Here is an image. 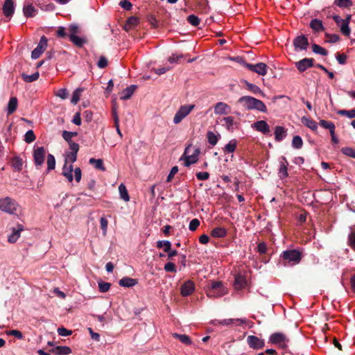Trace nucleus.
Segmentation results:
<instances>
[{
    "mask_svg": "<svg viewBox=\"0 0 355 355\" xmlns=\"http://www.w3.org/2000/svg\"><path fill=\"white\" fill-rule=\"evenodd\" d=\"M55 159L51 154L47 155V169L51 171L55 168Z\"/></svg>",
    "mask_w": 355,
    "mask_h": 355,
    "instance_id": "864d4df0",
    "label": "nucleus"
},
{
    "mask_svg": "<svg viewBox=\"0 0 355 355\" xmlns=\"http://www.w3.org/2000/svg\"><path fill=\"white\" fill-rule=\"evenodd\" d=\"M236 148V141L232 139L224 147V151L227 153H233Z\"/></svg>",
    "mask_w": 355,
    "mask_h": 355,
    "instance_id": "37998d69",
    "label": "nucleus"
},
{
    "mask_svg": "<svg viewBox=\"0 0 355 355\" xmlns=\"http://www.w3.org/2000/svg\"><path fill=\"white\" fill-rule=\"evenodd\" d=\"M119 6L123 8V9H125V10H130L132 7V3H130V1H128V0H122L119 2Z\"/></svg>",
    "mask_w": 355,
    "mask_h": 355,
    "instance_id": "69168bd1",
    "label": "nucleus"
},
{
    "mask_svg": "<svg viewBox=\"0 0 355 355\" xmlns=\"http://www.w3.org/2000/svg\"><path fill=\"white\" fill-rule=\"evenodd\" d=\"M17 103L18 101L16 97H11L10 98L7 107L8 114H11L16 110L17 107Z\"/></svg>",
    "mask_w": 355,
    "mask_h": 355,
    "instance_id": "2f4dec72",
    "label": "nucleus"
},
{
    "mask_svg": "<svg viewBox=\"0 0 355 355\" xmlns=\"http://www.w3.org/2000/svg\"><path fill=\"white\" fill-rule=\"evenodd\" d=\"M57 35L60 37H68L67 28L62 26L59 27L57 31Z\"/></svg>",
    "mask_w": 355,
    "mask_h": 355,
    "instance_id": "338daca9",
    "label": "nucleus"
},
{
    "mask_svg": "<svg viewBox=\"0 0 355 355\" xmlns=\"http://www.w3.org/2000/svg\"><path fill=\"white\" fill-rule=\"evenodd\" d=\"M227 231L225 227H217L211 232V236L214 238H224L227 236Z\"/></svg>",
    "mask_w": 355,
    "mask_h": 355,
    "instance_id": "393cba45",
    "label": "nucleus"
},
{
    "mask_svg": "<svg viewBox=\"0 0 355 355\" xmlns=\"http://www.w3.org/2000/svg\"><path fill=\"white\" fill-rule=\"evenodd\" d=\"M312 49L313 51L316 54H320L322 55H327L328 54V52L325 49L315 44L312 45Z\"/></svg>",
    "mask_w": 355,
    "mask_h": 355,
    "instance_id": "603ef678",
    "label": "nucleus"
},
{
    "mask_svg": "<svg viewBox=\"0 0 355 355\" xmlns=\"http://www.w3.org/2000/svg\"><path fill=\"white\" fill-rule=\"evenodd\" d=\"M3 15L10 18L15 12V4L12 0H5L3 5Z\"/></svg>",
    "mask_w": 355,
    "mask_h": 355,
    "instance_id": "6ab92c4d",
    "label": "nucleus"
},
{
    "mask_svg": "<svg viewBox=\"0 0 355 355\" xmlns=\"http://www.w3.org/2000/svg\"><path fill=\"white\" fill-rule=\"evenodd\" d=\"M246 87L248 90L252 92L253 94H261V96H263V92L261 90V89L257 86L256 85H254L252 83H250L248 81H245Z\"/></svg>",
    "mask_w": 355,
    "mask_h": 355,
    "instance_id": "58836bf2",
    "label": "nucleus"
},
{
    "mask_svg": "<svg viewBox=\"0 0 355 355\" xmlns=\"http://www.w3.org/2000/svg\"><path fill=\"white\" fill-rule=\"evenodd\" d=\"M238 102L248 110H257L263 113L267 112L266 105L260 100L250 96H243L239 98Z\"/></svg>",
    "mask_w": 355,
    "mask_h": 355,
    "instance_id": "f03ea898",
    "label": "nucleus"
},
{
    "mask_svg": "<svg viewBox=\"0 0 355 355\" xmlns=\"http://www.w3.org/2000/svg\"><path fill=\"white\" fill-rule=\"evenodd\" d=\"M227 293V289L221 282H211L207 289V295L209 297H220Z\"/></svg>",
    "mask_w": 355,
    "mask_h": 355,
    "instance_id": "39448f33",
    "label": "nucleus"
},
{
    "mask_svg": "<svg viewBox=\"0 0 355 355\" xmlns=\"http://www.w3.org/2000/svg\"><path fill=\"white\" fill-rule=\"evenodd\" d=\"M47 46V39L45 36L40 38L37 47L32 51L31 58L34 60L37 59L41 54L45 51Z\"/></svg>",
    "mask_w": 355,
    "mask_h": 355,
    "instance_id": "9d476101",
    "label": "nucleus"
},
{
    "mask_svg": "<svg viewBox=\"0 0 355 355\" xmlns=\"http://www.w3.org/2000/svg\"><path fill=\"white\" fill-rule=\"evenodd\" d=\"M67 28L69 37H70L71 35H76L80 33L79 26L74 24H69Z\"/></svg>",
    "mask_w": 355,
    "mask_h": 355,
    "instance_id": "a19ab883",
    "label": "nucleus"
},
{
    "mask_svg": "<svg viewBox=\"0 0 355 355\" xmlns=\"http://www.w3.org/2000/svg\"><path fill=\"white\" fill-rule=\"evenodd\" d=\"M157 247L158 248H164V252H169L171 247V243L169 241H158L157 242Z\"/></svg>",
    "mask_w": 355,
    "mask_h": 355,
    "instance_id": "de8ad7c7",
    "label": "nucleus"
},
{
    "mask_svg": "<svg viewBox=\"0 0 355 355\" xmlns=\"http://www.w3.org/2000/svg\"><path fill=\"white\" fill-rule=\"evenodd\" d=\"M35 140V136L33 130H28L24 135V141L28 143H32Z\"/></svg>",
    "mask_w": 355,
    "mask_h": 355,
    "instance_id": "6e6d98bb",
    "label": "nucleus"
},
{
    "mask_svg": "<svg viewBox=\"0 0 355 355\" xmlns=\"http://www.w3.org/2000/svg\"><path fill=\"white\" fill-rule=\"evenodd\" d=\"M195 105H184L180 106L178 110L176 112L174 118L173 123L175 124L180 123L186 116H187L194 109Z\"/></svg>",
    "mask_w": 355,
    "mask_h": 355,
    "instance_id": "0eeeda50",
    "label": "nucleus"
},
{
    "mask_svg": "<svg viewBox=\"0 0 355 355\" xmlns=\"http://www.w3.org/2000/svg\"><path fill=\"white\" fill-rule=\"evenodd\" d=\"M303 141L301 137L296 135L292 139V146L295 149H300L302 147Z\"/></svg>",
    "mask_w": 355,
    "mask_h": 355,
    "instance_id": "c03bdc74",
    "label": "nucleus"
},
{
    "mask_svg": "<svg viewBox=\"0 0 355 355\" xmlns=\"http://www.w3.org/2000/svg\"><path fill=\"white\" fill-rule=\"evenodd\" d=\"M101 228L102 230L103 234L105 236L107 234L108 221L105 217H101L100 220Z\"/></svg>",
    "mask_w": 355,
    "mask_h": 355,
    "instance_id": "bf43d9fd",
    "label": "nucleus"
},
{
    "mask_svg": "<svg viewBox=\"0 0 355 355\" xmlns=\"http://www.w3.org/2000/svg\"><path fill=\"white\" fill-rule=\"evenodd\" d=\"M77 159V154L67 152L64 155V165L62 168V174L68 180L72 182L73 180V171H74V178L77 182L81 180L82 173L80 168H76L73 170L72 164Z\"/></svg>",
    "mask_w": 355,
    "mask_h": 355,
    "instance_id": "f257e3e1",
    "label": "nucleus"
},
{
    "mask_svg": "<svg viewBox=\"0 0 355 355\" xmlns=\"http://www.w3.org/2000/svg\"><path fill=\"white\" fill-rule=\"evenodd\" d=\"M119 285L122 287L130 288L137 284V280L128 277H123L119 280Z\"/></svg>",
    "mask_w": 355,
    "mask_h": 355,
    "instance_id": "b1692460",
    "label": "nucleus"
},
{
    "mask_svg": "<svg viewBox=\"0 0 355 355\" xmlns=\"http://www.w3.org/2000/svg\"><path fill=\"white\" fill-rule=\"evenodd\" d=\"M172 336H173V337L178 338L182 343H183L184 345H192V340L187 335L174 333V334H173Z\"/></svg>",
    "mask_w": 355,
    "mask_h": 355,
    "instance_id": "7c9ffc66",
    "label": "nucleus"
},
{
    "mask_svg": "<svg viewBox=\"0 0 355 355\" xmlns=\"http://www.w3.org/2000/svg\"><path fill=\"white\" fill-rule=\"evenodd\" d=\"M199 154V148L190 144L185 148L181 159L184 161V166L188 167L197 162Z\"/></svg>",
    "mask_w": 355,
    "mask_h": 355,
    "instance_id": "20e7f679",
    "label": "nucleus"
},
{
    "mask_svg": "<svg viewBox=\"0 0 355 355\" xmlns=\"http://www.w3.org/2000/svg\"><path fill=\"white\" fill-rule=\"evenodd\" d=\"M89 162V164H93L96 169H99L102 171H105V168L101 159L90 158Z\"/></svg>",
    "mask_w": 355,
    "mask_h": 355,
    "instance_id": "c9c22d12",
    "label": "nucleus"
},
{
    "mask_svg": "<svg viewBox=\"0 0 355 355\" xmlns=\"http://www.w3.org/2000/svg\"><path fill=\"white\" fill-rule=\"evenodd\" d=\"M286 136V132L284 128L277 126L275 130V138L277 141H281Z\"/></svg>",
    "mask_w": 355,
    "mask_h": 355,
    "instance_id": "bb28decb",
    "label": "nucleus"
},
{
    "mask_svg": "<svg viewBox=\"0 0 355 355\" xmlns=\"http://www.w3.org/2000/svg\"><path fill=\"white\" fill-rule=\"evenodd\" d=\"M69 38V40L76 46L78 47H81L84 45V44L86 42V40L84 37L78 36L77 35H71Z\"/></svg>",
    "mask_w": 355,
    "mask_h": 355,
    "instance_id": "473e14b6",
    "label": "nucleus"
},
{
    "mask_svg": "<svg viewBox=\"0 0 355 355\" xmlns=\"http://www.w3.org/2000/svg\"><path fill=\"white\" fill-rule=\"evenodd\" d=\"M135 88H136V86L132 85L126 87L125 89H124L121 93L120 98L121 100L129 99L133 94V93L135 90Z\"/></svg>",
    "mask_w": 355,
    "mask_h": 355,
    "instance_id": "a878e982",
    "label": "nucleus"
},
{
    "mask_svg": "<svg viewBox=\"0 0 355 355\" xmlns=\"http://www.w3.org/2000/svg\"><path fill=\"white\" fill-rule=\"evenodd\" d=\"M247 284V281L245 279V277L241 274L237 273L234 275V287L236 290H241Z\"/></svg>",
    "mask_w": 355,
    "mask_h": 355,
    "instance_id": "aec40b11",
    "label": "nucleus"
},
{
    "mask_svg": "<svg viewBox=\"0 0 355 355\" xmlns=\"http://www.w3.org/2000/svg\"><path fill=\"white\" fill-rule=\"evenodd\" d=\"M221 121L222 125L228 131L233 132L235 128V123L232 116H225Z\"/></svg>",
    "mask_w": 355,
    "mask_h": 355,
    "instance_id": "5701e85b",
    "label": "nucleus"
},
{
    "mask_svg": "<svg viewBox=\"0 0 355 355\" xmlns=\"http://www.w3.org/2000/svg\"><path fill=\"white\" fill-rule=\"evenodd\" d=\"M207 137L208 142L212 146H215L218 141V137L211 131L207 132Z\"/></svg>",
    "mask_w": 355,
    "mask_h": 355,
    "instance_id": "09e8293b",
    "label": "nucleus"
},
{
    "mask_svg": "<svg viewBox=\"0 0 355 355\" xmlns=\"http://www.w3.org/2000/svg\"><path fill=\"white\" fill-rule=\"evenodd\" d=\"M337 113L341 116H345L349 119L355 118V109H352L349 110H340L338 111Z\"/></svg>",
    "mask_w": 355,
    "mask_h": 355,
    "instance_id": "8fccbe9b",
    "label": "nucleus"
},
{
    "mask_svg": "<svg viewBox=\"0 0 355 355\" xmlns=\"http://www.w3.org/2000/svg\"><path fill=\"white\" fill-rule=\"evenodd\" d=\"M293 45L296 50H306L309 46L308 39L305 35H299L294 39Z\"/></svg>",
    "mask_w": 355,
    "mask_h": 355,
    "instance_id": "4468645a",
    "label": "nucleus"
},
{
    "mask_svg": "<svg viewBox=\"0 0 355 355\" xmlns=\"http://www.w3.org/2000/svg\"><path fill=\"white\" fill-rule=\"evenodd\" d=\"M245 67L249 70L261 76H265L267 73V65L263 62H259L255 64L247 63Z\"/></svg>",
    "mask_w": 355,
    "mask_h": 355,
    "instance_id": "9b49d317",
    "label": "nucleus"
},
{
    "mask_svg": "<svg viewBox=\"0 0 355 355\" xmlns=\"http://www.w3.org/2000/svg\"><path fill=\"white\" fill-rule=\"evenodd\" d=\"M55 95L58 97L60 98L61 99L64 100V99L67 98L69 93H68V91L67 89L62 88V89H58L56 92Z\"/></svg>",
    "mask_w": 355,
    "mask_h": 355,
    "instance_id": "052dcab7",
    "label": "nucleus"
},
{
    "mask_svg": "<svg viewBox=\"0 0 355 355\" xmlns=\"http://www.w3.org/2000/svg\"><path fill=\"white\" fill-rule=\"evenodd\" d=\"M119 191L121 199H123L125 202H128L130 200V196L128 195V191L125 186L123 183L119 186Z\"/></svg>",
    "mask_w": 355,
    "mask_h": 355,
    "instance_id": "e433bc0d",
    "label": "nucleus"
},
{
    "mask_svg": "<svg viewBox=\"0 0 355 355\" xmlns=\"http://www.w3.org/2000/svg\"><path fill=\"white\" fill-rule=\"evenodd\" d=\"M24 230V226L17 224L16 227L12 228V233L8 236V241L10 243H15L20 236L21 232Z\"/></svg>",
    "mask_w": 355,
    "mask_h": 355,
    "instance_id": "a211bd4d",
    "label": "nucleus"
},
{
    "mask_svg": "<svg viewBox=\"0 0 355 355\" xmlns=\"http://www.w3.org/2000/svg\"><path fill=\"white\" fill-rule=\"evenodd\" d=\"M288 341L286 336L280 332L274 333L270 335L268 342L280 346H284L286 342Z\"/></svg>",
    "mask_w": 355,
    "mask_h": 355,
    "instance_id": "ddd939ff",
    "label": "nucleus"
},
{
    "mask_svg": "<svg viewBox=\"0 0 355 355\" xmlns=\"http://www.w3.org/2000/svg\"><path fill=\"white\" fill-rule=\"evenodd\" d=\"M334 4L339 8H349L352 6V1L351 0H335Z\"/></svg>",
    "mask_w": 355,
    "mask_h": 355,
    "instance_id": "49530a36",
    "label": "nucleus"
},
{
    "mask_svg": "<svg viewBox=\"0 0 355 355\" xmlns=\"http://www.w3.org/2000/svg\"><path fill=\"white\" fill-rule=\"evenodd\" d=\"M314 60L313 58H303L302 60L295 62V67L300 72L306 71L307 69L313 65Z\"/></svg>",
    "mask_w": 355,
    "mask_h": 355,
    "instance_id": "dca6fc26",
    "label": "nucleus"
},
{
    "mask_svg": "<svg viewBox=\"0 0 355 355\" xmlns=\"http://www.w3.org/2000/svg\"><path fill=\"white\" fill-rule=\"evenodd\" d=\"M325 36L327 38V42L329 43H336L340 39L339 36L336 34L326 33Z\"/></svg>",
    "mask_w": 355,
    "mask_h": 355,
    "instance_id": "0e129e2a",
    "label": "nucleus"
},
{
    "mask_svg": "<svg viewBox=\"0 0 355 355\" xmlns=\"http://www.w3.org/2000/svg\"><path fill=\"white\" fill-rule=\"evenodd\" d=\"M247 343L249 347L254 349H259L264 347L265 342L255 336H248L247 338Z\"/></svg>",
    "mask_w": 355,
    "mask_h": 355,
    "instance_id": "f8f14e48",
    "label": "nucleus"
},
{
    "mask_svg": "<svg viewBox=\"0 0 355 355\" xmlns=\"http://www.w3.org/2000/svg\"><path fill=\"white\" fill-rule=\"evenodd\" d=\"M253 128L263 134H268L270 132V127L268 124L263 120L258 121L253 124Z\"/></svg>",
    "mask_w": 355,
    "mask_h": 355,
    "instance_id": "4be33fe9",
    "label": "nucleus"
},
{
    "mask_svg": "<svg viewBox=\"0 0 355 355\" xmlns=\"http://www.w3.org/2000/svg\"><path fill=\"white\" fill-rule=\"evenodd\" d=\"M55 350L58 355H68L71 352V349L67 346H58Z\"/></svg>",
    "mask_w": 355,
    "mask_h": 355,
    "instance_id": "79ce46f5",
    "label": "nucleus"
},
{
    "mask_svg": "<svg viewBox=\"0 0 355 355\" xmlns=\"http://www.w3.org/2000/svg\"><path fill=\"white\" fill-rule=\"evenodd\" d=\"M111 284L107 282H98V288L99 291L102 293H105L109 291Z\"/></svg>",
    "mask_w": 355,
    "mask_h": 355,
    "instance_id": "680f3d73",
    "label": "nucleus"
},
{
    "mask_svg": "<svg viewBox=\"0 0 355 355\" xmlns=\"http://www.w3.org/2000/svg\"><path fill=\"white\" fill-rule=\"evenodd\" d=\"M23 80L26 83H32L37 80L39 78V72H35L31 75L22 74Z\"/></svg>",
    "mask_w": 355,
    "mask_h": 355,
    "instance_id": "a18cd8bd",
    "label": "nucleus"
},
{
    "mask_svg": "<svg viewBox=\"0 0 355 355\" xmlns=\"http://www.w3.org/2000/svg\"><path fill=\"white\" fill-rule=\"evenodd\" d=\"M34 164L36 167L42 166L44 162L46 150L44 147H37L33 150Z\"/></svg>",
    "mask_w": 355,
    "mask_h": 355,
    "instance_id": "1a4fd4ad",
    "label": "nucleus"
},
{
    "mask_svg": "<svg viewBox=\"0 0 355 355\" xmlns=\"http://www.w3.org/2000/svg\"><path fill=\"white\" fill-rule=\"evenodd\" d=\"M199 225H200L199 220L197 218H193L189 223V229L190 231L193 232L198 228V227Z\"/></svg>",
    "mask_w": 355,
    "mask_h": 355,
    "instance_id": "e2e57ef3",
    "label": "nucleus"
},
{
    "mask_svg": "<svg viewBox=\"0 0 355 355\" xmlns=\"http://www.w3.org/2000/svg\"><path fill=\"white\" fill-rule=\"evenodd\" d=\"M340 31L343 35H345L346 36L349 35L351 30L349 26L347 21H343V23L340 24Z\"/></svg>",
    "mask_w": 355,
    "mask_h": 355,
    "instance_id": "3c124183",
    "label": "nucleus"
},
{
    "mask_svg": "<svg viewBox=\"0 0 355 355\" xmlns=\"http://www.w3.org/2000/svg\"><path fill=\"white\" fill-rule=\"evenodd\" d=\"M23 12L26 17H32L36 15L37 10L32 4L29 3L24 6Z\"/></svg>",
    "mask_w": 355,
    "mask_h": 355,
    "instance_id": "cd10ccee",
    "label": "nucleus"
},
{
    "mask_svg": "<svg viewBox=\"0 0 355 355\" xmlns=\"http://www.w3.org/2000/svg\"><path fill=\"white\" fill-rule=\"evenodd\" d=\"M341 152L346 156L355 158V149L350 147H344L341 149Z\"/></svg>",
    "mask_w": 355,
    "mask_h": 355,
    "instance_id": "4d7b16f0",
    "label": "nucleus"
},
{
    "mask_svg": "<svg viewBox=\"0 0 355 355\" xmlns=\"http://www.w3.org/2000/svg\"><path fill=\"white\" fill-rule=\"evenodd\" d=\"M77 135L78 133L76 132H69L67 130L62 132V137L68 143L72 142L71 138Z\"/></svg>",
    "mask_w": 355,
    "mask_h": 355,
    "instance_id": "5fc2aeb1",
    "label": "nucleus"
},
{
    "mask_svg": "<svg viewBox=\"0 0 355 355\" xmlns=\"http://www.w3.org/2000/svg\"><path fill=\"white\" fill-rule=\"evenodd\" d=\"M319 124L323 128L329 130V132H331L333 130H336V126H335L334 123L331 121L321 119L319 121Z\"/></svg>",
    "mask_w": 355,
    "mask_h": 355,
    "instance_id": "ea45409f",
    "label": "nucleus"
},
{
    "mask_svg": "<svg viewBox=\"0 0 355 355\" xmlns=\"http://www.w3.org/2000/svg\"><path fill=\"white\" fill-rule=\"evenodd\" d=\"M281 257L284 261V264L286 266L287 263H291L292 265L300 263L302 255L300 251L297 250H288L284 251Z\"/></svg>",
    "mask_w": 355,
    "mask_h": 355,
    "instance_id": "423d86ee",
    "label": "nucleus"
},
{
    "mask_svg": "<svg viewBox=\"0 0 355 355\" xmlns=\"http://www.w3.org/2000/svg\"><path fill=\"white\" fill-rule=\"evenodd\" d=\"M248 322V320L245 318H230V319H224V320H214L211 322L213 325L222 324L224 326H230V325H242L245 324Z\"/></svg>",
    "mask_w": 355,
    "mask_h": 355,
    "instance_id": "6e6552de",
    "label": "nucleus"
},
{
    "mask_svg": "<svg viewBox=\"0 0 355 355\" xmlns=\"http://www.w3.org/2000/svg\"><path fill=\"white\" fill-rule=\"evenodd\" d=\"M138 22H139V19L137 17H130L127 19V21L125 22V24L124 25V29L126 31H129L131 29H132L135 26H136L137 25Z\"/></svg>",
    "mask_w": 355,
    "mask_h": 355,
    "instance_id": "c756f323",
    "label": "nucleus"
},
{
    "mask_svg": "<svg viewBox=\"0 0 355 355\" xmlns=\"http://www.w3.org/2000/svg\"><path fill=\"white\" fill-rule=\"evenodd\" d=\"M187 21L189 24L194 26H197L200 24V19L194 15H189L187 17Z\"/></svg>",
    "mask_w": 355,
    "mask_h": 355,
    "instance_id": "13d9d810",
    "label": "nucleus"
},
{
    "mask_svg": "<svg viewBox=\"0 0 355 355\" xmlns=\"http://www.w3.org/2000/svg\"><path fill=\"white\" fill-rule=\"evenodd\" d=\"M216 114H227L231 112V107L229 105L223 102H218L214 107Z\"/></svg>",
    "mask_w": 355,
    "mask_h": 355,
    "instance_id": "f3484780",
    "label": "nucleus"
},
{
    "mask_svg": "<svg viewBox=\"0 0 355 355\" xmlns=\"http://www.w3.org/2000/svg\"><path fill=\"white\" fill-rule=\"evenodd\" d=\"M19 207L18 202L10 197L0 198V210L3 212L15 215L17 214Z\"/></svg>",
    "mask_w": 355,
    "mask_h": 355,
    "instance_id": "7ed1b4c3",
    "label": "nucleus"
},
{
    "mask_svg": "<svg viewBox=\"0 0 355 355\" xmlns=\"http://www.w3.org/2000/svg\"><path fill=\"white\" fill-rule=\"evenodd\" d=\"M310 26L315 32L321 31L324 28L322 21L317 19L311 21Z\"/></svg>",
    "mask_w": 355,
    "mask_h": 355,
    "instance_id": "72a5a7b5",
    "label": "nucleus"
},
{
    "mask_svg": "<svg viewBox=\"0 0 355 355\" xmlns=\"http://www.w3.org/2000/svg\"><path fill=\"white\" fill-rule=\"evenodd\" d=\"M12 167L16 171H20L22 169L23 162L22 159L19 157L12 158L11 161Z\"/></svg>",
    "mask_w": 355,
    "mask_h": 355,
    "instance_id": "f704fd0d",
    "label": "nucleus"
},
{
    "mask_svg": "<svg viewBox=\"0 0 355 355\" xmlns=\"http://www.w3.org/2000/svg\"><path fill=\"white\" fill-rule=\"evenodd\" d=\"M83 92V88L78 87L73 92V94H72V96L71 98V103L73 105H76L78 103Z\"/></svg>",
    "mask_w": 355,
    "mask_h": 355,
    "instance_id": "4c0bfd02",
    "label": "nucleus"
},
{
    "mask_svg": "<svg viewBox=\"0 0 355 355\" xmlns=\"http://www.w3.org/2000/svg\"><path fill=\"white\" fill-rule=\"evenodd\" d=\"M301 121L304 125L310 128L311 130L315 131L318 129V123L312 119L306 116H302Z\"/></svg>",
    "mask_w": 355,
    "mask_h": 355,
    "instance_id": "c85d7f7f",
    "label": "nucleus"
},
{
    "mask_svg": "<svg viewBox=\"0 0 355 355\" xmlns=\"http://www.w3.org/2000/svg\"><path fill=\"white\" fill-rule=\"evenodd\" d=\"M348 244L349 245L355 249V231L352 232L348 236Z\"/></svg>",
    "mask_w": 355,
    "mask_h": 355,
    "instance_id": "774afa93",
    "label": "nucleus"
},
{
    "mask_svg": "<svg viewBox=\"0 0 355 355\" xmlns=\"http://www.w3.org/2000/svg\"><path fill=\"white\" fill-rule=\"evenodd\" d=\"M279 168L278 170L279 177L284 179L288 177V162L285 157H281L279 159Z\"/></svg>",
    "mask_w": 355,
    "mask_h": 355,
    "instance_id": "2eb2a0df",
    "label": "nucleus"
},
{
    "mask_svg": "<svg viewBox=\"0 0 355 355\" xmlns=\"http://www.w3.org/2000/svg\"><path fill=\"white\" fill-rule=\"evenodd\" d=\"M195 290V286L193 282L187 281L181 287V294L182 296H189Z\"/></svg>",
    "mask_w": 355,
    "mask_h": 355,
    "instance_id": "412c9836",
    "label": "nucleus"
}]
</instances>
